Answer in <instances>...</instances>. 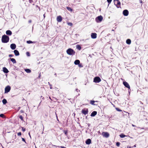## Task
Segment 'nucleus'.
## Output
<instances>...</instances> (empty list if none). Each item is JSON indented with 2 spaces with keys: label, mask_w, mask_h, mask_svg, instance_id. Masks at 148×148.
<instances>
[{
  "label": "nucleus",
  "mask_w": 148,
  "mask_h": 148,
  "mask_svg": "<svg viewBox=\"0 0 148 148\" xmlns=\"http://www.w3.org/2000/svg\"><path fill=\"white\" fill-rule=\"evenodd\" d=\"M9 38L8 36L5 35H4L2 36L1 41L3 43H7L9 42Z\"/></svg>",
  "instance_id": "1"
},
{
  "label": "nucleus",
  "mask_w": 148,
  "mask_h": 148,
  "mask_svg": "<svg viewBox=\"0 0 148 148\" xmlns=\"http://www.w3.org/2000/svg\"><path fill=\"white\" fill-rule=\"evenodd\" d=\"M67 53L70 55H73L75 54V51L71 48H69L66 50Z\"/></svg>",
  "instance_id": "2"
},
{
  "label": "nucleus",
  "mask_w": 148,
  "mask_h": 148,
  "mask_svg": "<svg viewBox=\"0 0 148 148\" xmlns=\"http://www.w3.org/2000/svg\"><path fill=\"white\" fill-rule=\"evenodd\" d=\"M114 4L116 7L118 8H121V2L119 0H114Z\"/></svg>",
  "instance_id": "3"
},
{
  "label": "nucleus",
  "mask_w": 148,
  "mask_h": 148,
  "mask_svg": "<svg viewBox=\"0 0 148 148\" xmlns=\"http://www.w3.org/2000/svg\"><path fill=\"white\" fill-rule=\"evenodd\" d=\"M88 108H85L82 109L81 113L84 115H86L88 114Z\"/></svg>",
  "instance_id": "4"
},
{
  "label": "nucleus",
  "mask_w": 148,
  "mask_h": 148,
  "mask_svg": "<svg viewBox=\"0 0 148 148\" xmlns=\"http://www.w3.org/2000/svg\"><path fill=\"white\" fill-rule=\"evenodd\" d=\"M101 81V79L99 77H96L94 79L93 82L95 83H98L100 82Z\"/></svg>",
  "instance_id": "5"
},
{
  "label": "nucleus",
  "mask_w": 148,
  "mask_h": 148,
  "mask_svg": "<svg viewBox=\"0 0 148 148\" xmlns=\"http://www.w3.org/2000/svg\"><path fill=\"white\" fill-rule=\"evenodd\" d=\"M101 135L103 137L106 138H108L110 136L109 133L106 132H103L101 133Z\"/></svg>",
  "instance_id": "6"
},
{
  "label": "nucleus",
  "mask_w": 148,
  "mask_h": 148,
  "mask_svg": "<svg viewBox=\"0 0 148 148\" xmlns=\"http://www.w3.org/2000/svg\"><path fill=\"white\" fill-rule=\"evenodd\" d=\"M103 17L101 16H99L96 18V21L97 22H100L103 20Z\"/></svg>",
  "instance_id": "7"
},
{
  "label": "nucleus",
  "mask_w": 148,
  "mask_h": 148,
  "mask_svg": "<svg viewBox=\"0 0 148 148\" xmlns=\"http://www.w3.org/2000/svg\"><path fill=\"white\" fill-rule=\"evenodd\" d=\"M11 89V87L9 86H7L5 88V93H8Z\"/></svg>",
  "instance_id": "8"
},
{
  "label": "nucleus",
  "mask_w": 148,
  "mask_h": 148,
  "mask_svg": "<svg viewBox=\"0 0 148 148\" xmlns=\"http://www.w3.org/2000/svg\"><path fill=\"white\" fill-rule=\"evenodd\" d=\"M98 102V101H94L93 100H90V103L92 105L94 106H97V104L95 103H97Z\"/></svg>",
  "instance_id": "9"
},
{
  "label": "nucleus",
  "mask_w": 148,
  "mask_h": 148,
  "mask_svg": "<svg viewBox=\"0 0 148 148\" xmlns=\"http://www.w3.org/2000/svg\"><path fill=\"white\" fill-rule=\"evenodd\" d=\"M56 20L58 22H60L62 21V18L60 15L58 16L57 17Z\"/></svg>",
  "instance_id": "10"
},
{
  "label": "nucleus",
  "mask_w": 148,
  "mask_h": 148,
  "mask_svg": "<svg viewBox=\"0 0 148 148\" xmlns=\"http://www.w3.org/2000/svg\"><path fill=\"white\" fill-rule=\"evenodd\" d=\"M123 84L124 86L130 89V87L129 84L126 82H123Z\"/></svg>",
  "instance_id": "11"
},
{
  "label": "nucleus",
  "mask_w": 148,
  "mask_h": 148,
  "mask_svg": "<svg viewBox=\"0 0 148 148\" xmlns=\"http://www.w3.org/2000/svg\"><path fill=\"white\" fill-rule=\"evenodd\" d=\"M123 14L125 16H127L129 14V12L128 10H125L123 12Z\"/></svg>",
  "instance_id": "12"
},
{
  "label": "nucleus",
  "mask_w": 148,
  "mask_h": 148,
  "mask_svg": "<svg viewBox=\"0 0 148 148\" xmlns=\"http://www.w3.org/2000/svg\"><path fill=\"white\" fill-rule=\"evenodd\" d=\"M10 47L13 50L15 49L16 47V45L15 44H12L10 45Z\"/></svg>",
  "instance_id": "13"
},
{
  "label": "nucleus",
  "mask_w": 148,
  "mask_h": 148,
  "mask_svg": "<svg viewBox=\"0 0 148 148\" xmlns=\"http://www.w3.org/2000/svg\"><path fill=\"white\" fill-rule=\"evenodd\" d=\"M97 34L96 33H92L91 34V37L92 38L95 39L96 38Z\"/></svg>",
  "instance_id": "14"
},
{
  "label": "nucleus",
  "mask_w": 148,
  "mask_h": 148,
  "mask_svg": "<svg viewBox=\"0 0 148 148\" xmlns=\"http://www.w3.org/2000/svg\"><path fill=\"white\" fill-rule=\"evenodd\" d=\"M85 143L87 145H89L91 143V140L90 139H88L86 140Z\"/></svg>",
  "instance_id": "15"
},
{
  "label": "nucleus",
  "mask_w": 148,
  "mask_h": 148,
  "mask_svg": "<svg viewBox=\"0 0 148 148\" xmlns=\"http://www.w3.org/2000/svg\"><path fill=\"white\" fill-rule=\"evenodd\" d=\"M14 54L16 56H17L19 55V52L18 50H15L14 51Z\"/></svg>",
  "instance_id": "16"
},
{
  "label": "nucleus",
  "mask_w": 148,
  "mask_h": 148,
  "mask_svg": "<svg viewBox=\"0 0 148 148\" xmlns=\"http://www.w3.org/2000/svg\"><path fill=\"white\" fill-rule=\"evenodd\" d=\"M6 33L7 35H11L12 34V32L10 30H8L6 32Z\"/></svg>",
  "instance_id": "17"
},
{
  "label": "nucleus",
  "mask_w": 148,
  "mask_h": 148,
  "mask_svg": "<svg viewBox=\"0 0 148 148\" xmlns=\"http://www.w3.org/2000/svg\"><path fill=\"white\" fill-rule=\"evenodd\" d=\"M97 112L96 111H93L91 114L90 116H94L97 114Z\"/></svg>",
  "instance_id": "18"
},
{
  "label": "nucleus",
  "mask_w": 148,
  "mask_h": 148,
  "mask_svg": "<svg viewBox=\"0 0 148 148\" xmlns=\"http://www.w3.org/2000/svg\"><path fill=\"white\" fill-rule=\"evenodd\" d=\"M3 71L4 73H7L9 72V71L6 67H3Z\"/></svg>",
  "instance_id": "19"
},
{
  "label": "nucleus",
  "mask_w": 148,
  "mask_h": 148,
  "mask_svg": "<svg viewBox=\"0 0 148 148\" xmlns=\"http://www.w3.org/2000/svg\"><path fill=\"white\" fill-rule=\"evenodd\" d=\"M80 63V61L79 60H76L74 62V64L75 65L79 64Z\"/></svg>",
  "instance_id": "20"
},
{
  "label": "nucleus",
  "mask_w": 148,
  "mask_h": 148,
  "mask_svg": "<svg viewBox=\"0 0 148 148\" xmlns=\"http://www.w3.org/2000/svg\"><path fill=\"white\" fill-rule=\"evenodd\" d=\"M11 61L13 63H16V60L13 58H10Z\"/></svg>",
  "instance_id": "21"
},
{
  "label": "nucleus",
  "mask_w": 148,
  "mask_h": 148,
  "mask_svg": "<svg viewBox=\"0 0 148 148\" xmlns=\"http://www.w3.org/2000/svg\"><path fill=\"white\" fill-rule=\"evenodd\" d=\"M126 43L128 44H130L131 43V40L130 39H127L126 41Z\"/></svg>",
  "instance_id": "22"
},
{
  "label": "nucleus",
  "mask_w": 148,
  "mask_h": 148,
  "mask_svg": "<svg viewBox=\"0 0 148 148\" xmlns=\"http://www.w3.org/2000/svg\"><path fill=\"white\" fill-rule=\"evenodd\" d=\"M66 8L68 11L71 12H72L73 11V10L69 7H67Z\"/></svg>",
  "instance_id": "23"
},
{
  "label": "nucleus",
  "mask_w": 148,
  "mask_h": 148,
  "mask_svg": "<svg viewBox=\"0 0 148 148\" xmlns=\"http://www.w3.org/2000/svg\"><path fill=\"white\" fill-rule=\"evenodd\" d=\"M76 48L79 50H80L81 49V47L79 45H76Z\"/></svg>",
  "instance_id": "24"
},
{
  "label": "nucleus",
  "mask_w": 148,
  "mask_h": 148,
  "mask_svg": "<svg viewBox=\"0 0 148 148\" xmlns=\"http://www.w3.org/2000/svg\"><path fill=\"white\" fill-rule=\"evenodd\" d=\"M25 70L27 73H30L31 72V70L29 69H26Z\"/></svg>",
  "instance_id": "25"
},
{
  "label": "nucleus",
  "mask_w": 148,
  "mask_h": 148,
  "mask_svg": "<svg viewBox=\"0 0 148 148\" xmlns=\"http://www.w3.org/2000/svg\"><path fill=\"white\" fill-rule=\"evenodd\" d=\"M2 102L4 104H5L7 103V101L5 99H4L2 100Z\"/></svg>",
  "instance_id": "26"
},
{
  "label": "nucleus",
  "mask_w": 148,
  "mask_h": 148,
  "mask_svg": "<svg viewBox=\"0 0 148 148\" xmlns=\"http://www.w3.org/2000/svg\"><path fill=\"white\" fill-rule=\"evenodd\" d=\"M120 137L121 138H123L125 136V135L123 134H121L120 135Z\"/></svg>",
  "instance_id": "27"
},
{
  "label": "nucleus",
  "mask_w": 148,
  "mask_h": 148,
  "mask_svg": "<svg viewBox=\"0 0 148 148\" xmlns=\"http://www.w3.org/2000/svg\"><path fill=\"white\" fill-rule=\"evenodd\" d=\"M67 24L68 25H69V26H72L73 25V24L71 23L67 22Z\"/></svg>",
  "instance_id": "28"
},
{
  "label": "nucleus",
  "mask_w": 148,
  "mask_h": 148,
  "mask_svg": "<svg viewBox=\"0 0 148 148\" xmlns=\"http://www.w3.org/2000/svg\"><path fill=\"white\" fill-rule=\"evenodd\" d=\"M63 132L66 136L68 134V131L64 130L63 131Z\"/></svg>",
  "instance_id": "29"
},
{
  "label": "nucleus",
  "mask_w": 148,
  "mask_h": 148,
  "mask_svg": "<svg viewBox=\"0 0 148 148\" xmlns=\"http://www.w3.org/2000/svg\"><path fill=\"white\" fill-rule=\"evenodd\" d=\"M29 2L30 3H31V4H32V5H34V4L33 3H34V1L33 0H29Z\"/></svg>",
  "instance_id": "30"
},
{
  "label": "nucleus",
  "mask_w": 148,
  "mask_h": 148,
  "mask_svg": "<svg viewBox=\"0 0 148 148\" xmlns=\"http://www.w3.org/2000/svg\"><path fill=\"white\" fill-rule=\"evenodd\" d=\"M27 43L28 44H30L33 43V42L31 40H28L27 41Z\"/></svg>",
  "instance_id": "31"
},
{
  "label": "nucleus",
  "mask_w": 148,
  "mask_h": 148,
  "mask_svg": "<svg viewBox=\"0 0 148 148\" xmlns=\"http://www.w3.org/2000/svg\"><path fill=\"white\" fill-rule=\"evenodd\" d=\"M19 118L21 120V121H23V118L22 115L19 116Z\"/></svg>",
  "instance_id": "32"
},
{
  "label": "nucleus",
  "mask_w": 148,
  "mask_h": 148,
  "mask_svg": "<svg viewBox=\"0 0 148 148\" xmlns=\"http://www.w3.org/2000/svg\"><path fill=\"white\" fill-rule=\"evenodd\" d=\"M26 54L28 56H30V53L29 52H27L26 53Z\"/></svg>",
  "instance_id": "33"
},
{
  "label": "nucleus",
  "mask_w": 148,
  "mask_h": 148,
  "mask_svg": "<svg viewBox=\"0 0 148 148\" xmlns=\"http://www.w3.org/2000/svg\"><path fill=\"white\" fill-rule=\"evenodd\" d=\"M120 143L119 142H117L116 143V145L117 147H119L120 145Z\"/></svg>",
  "instance_id": "34"
},
{
  "label": "nucleus",
  "mask_w": 148,
  "mask_h": 148,
  "mask_svg": "<svg viewBox=\"0 0 148 148\" xmlns=\"http://www.w3.org/2000/svg\"><path fill=\"white\" fill-rule=\"evenodd\" d=\"M116 110L117 111L119 112H121L122 111L121 110H120L118 108H116Z\"/></svg>",
  "instance_id": "35"
},
{
  "label": "nucleus",
  "mask_w": 148,
  "mask_h": 148,
  "mask_svg": "<svg viewBox=\"0 0 148 148\" xmlns=\"http://www.w3.org/2000/svg\"><path fill=\"white\" fill-rule=\"evenodd\" d=\"M4 116V115L3 114H0V117L2 118H3Z\"/></svg>",
  "instance_id": "36"
},
{
  "label": "nucleus",
  "mask_w": 148,
  "mask_h": 148,
  "mask_svg": "<svg viewBox=\"0 0 148 148\" xmlns=\"http://www.w3.org/2000/svg\"><path fill=\"white\" fill-rule=\"evenodd\" d=\"M22 141L24 142L25 143H26V142L25 141V139L24 138H22Z\"/></svg>",
  "instance_id": "37"
},
{
  "label": "nucleus",
  "mask_w": 148,
  "mask_h": 148,
  "mask_svg": "<svg viewBox=\"0 0 148 148\" xmlns=\"http://www.w3.org/2000/svg\"><path fill=\"white\" fill-rule=\"evenodd\" d=\"M17 135L18 136H20L21 135V132H19L17 134Z\"/></svg>",
  "instance_id": "38"
},
{
  "label": "nucleus",
  "mask_w": 148,
  "mask_h": 148,
  "mask_svg": "<svg viewBox=\"0 0 148 148\" xmlns=\"http://www.w3.org/2000/svg\"><path fill=\"white\" fill-rule=\"evenodd\" d=\"M112 0H107V1L108 2V3L110 4Z\"/></svg>",
  "instance_id": "39"
},
{
  "label": "nucleus",
  "mask_w": 148,
  "mask_h": 148,
  "mask_svg": "<svg viewBox=\"0 0 148 148\" xmlns=\"http://www.w3.org/2000/svg\"><path fill=\"white\" fill-rule=\"evenodd\" d=\"M22 130L23 132H25V129L23 127H22Z\"/></svg>",
  "instance_id": "40"
},
{
  "label": "nucleus",
  "mask_w": 148,
  "mask_h": 148,
  "mask_svg": "<svg viewBox=\"0 0 148 148\" xmlns=\"http://www.w3.org/2000/svg\"><path fill=\"white\" fill-rule=\"evenodd\" d=\"M36 8H38V9H39V11H40V7H39V6H38V5H36Z\"/></svg>",
  "instance_id": "41"
},
{
  "label": "nucleus",
  "mask_w": 148,
  "mask_h": 148,
  "mask_svg": "<svg viewBox=\"0 0 148 148\" xmlns=\"http://www.w3.org/2000/svg\"><path fill=\"white\" fill-rule=\"evenodd\" d=\"M13 56H14V55H12V54H9V57H13Z\"/></svg>",
  "instance_id": "42"
},
{
  "label": "nucleus",
  "mask_w": 148,
  "mask_h": 148,
  "mask_svg": "<svg viewBox=\"0 0 148 148\" xmlns=\"http://www.w3.org/2000/svg\"><path fill=\"white\" fill-rule=\"evenodd\" d=\"M32 21L31 20H29V21H28V23H32Z\"/></svg>",
  "instance_id": "43"
},
{
  "label": "nucleus",
  "mask_w": 148,
  "mask_h": 148,
  "mask_svg": "<svg viewBox=\"0 0 148 148\" xmlns=\"http://www.w3.org/2000/svg\"><path fill=\"white\" fill-rule=\"evenodd\" d=\"M78 65H79V67H82V64H79Z\"/></svg>",
  "instance_id": "44"
},
{
  "label": "nucleus",
  "mask_w": 148,
  "mask_h": 148,
  "mask_svg": "<svg viewBox=\"0 0 148 148\" xmlns=\"http://www.w3.org/2000/svg\"><path fill=\"white\" fill-rule=\"evenodd\" d=\"M56 118H57V120H58V121H59V120L58 119V117H57V114L56 113Z\"/></svg>",
  "instance_id": "45"
},
{
  "label": "nucleus",
  "mask_w": 148,
  "mask_h": 148,
  "mask_svg": "<svg viewBox=\"0 0 148 148\" xmlns=\"http://www.w3.org/2000/svg\"><path fill=\"white\" fill-rule=\"evenodd\" d=\"M60 147L61 148H66L64 146H61Z\"/></svg>",
  "instance_id": "46"
},
{
  "label": "nucleus",
  "mask_w": 148,
  "mask_h": 148,
  "mask_svg": "<svg viewBox=\"0 0 148 148\" xmlns=\"http://www.w3.org/2000/svg\"><path fill=\"white\" fill-rule=\"evenodd\" d=\"M41 98H42V99H44V97L42 96H41Z\"/></svg>",
  "instance_id": "47"
},
{
  "label": "nucleus",
  "mask_w": 148,
  "mask_h": 148,
  "mask_svg": "<svg viewBox=\"0 0 148 148\" xmlns=\"http://www.w3.org/2000/svg\"><path fill=\"white\" fill-rule=\"evenodd\" d=\"M132 126L133 127H136V126H135V125H133V124H132Z\"/></svg>",
  "instance_id": "48"
},
{
  "label": "nucleus",
  "mask_w": 148,
  "mask_h": 148,
  "mask_svg": "<svg viewBox=\"0 0 148 148\" xmlns=\"http://www.w3.org/2000/svg\"><path fill=\"white\" fill-rule=\"evenodd\" d=\"M140 2L141 3H142V0H140Z\"/></svg>",
  "instance_id": "49"
},
{
  "label": "nucleus",
  "mask_w": 148,
  "mask_h": 148,
  "mask_svg": "<svg viewBox=\"0 0 148 148\" xmlns=\"http://www.w3.org/2000/svg\"><path fill=\"white\" fill-rule=\"evenodd\" d=\"M127 148H131L130 147L127 146Z\"/></svg>",
  "instance_id": "50"
},
{
  "label": "nucleus",
  "mask_w": 148,
  "mask_h": 148,
  "mask_svg": "<svg viewBox=\"0 0 148 148\" xmlns=\"http://www.w3.org/2000/svg\"><path fill=\"white\" fill-rule=\"evenodd\" d=\"M98 133H99L100 134V132L99 131L98 132Z\"/></svg>",
  "instance_id": "51"
},
{
  "label": "nucleus",
  "mask_w": 148,
  "mask_h": 148,
  "mask_svg": "<svg viewBox=\"0 0 148 148\" xmlns=\"http://www.w3.org/2000/svg\"><path fill=\"white\" fill-rule=\"evenodd\" d=\"M21 112L22 113V112H23V111H22V110H21Z\"/></svg>",
  "instance_id": "52"
},
{
  "label": "nucleus",
  "mask_w": 148,
  "mask_h": 148,
  "mask_svg": "<svg viewBox=\"0 0 148 148\" xmlns=\"http://www.w3.org/2000/svg\"><path fill=\"white\" fill-rule=\"evenodd\" d=\"M49 99H50L51 100V98L50 97H49Z\"/></svg>",
  "instance_id": "53"
},
{
  "label": "nucleus",
  "mask_w": 148,
  "mask_h": 148,
  "mask_svg": "<svg viewBox=\"0 0 148 148\" xmlns=\"http://www.w3.org/2000/svg\"><path fill=\"white\" fill-rule=\"evenodd\" d=\"M54 146H56V147H57V146H55V145H54Z\"/></svg>",
  "instance_id": "54"
},
{
  "label": "nucleus",
  "mask_w": 148,
  "mask_h": 148,
  "mask_svg": "<svg viewBox=\"0 0 148 148\" xmlns=\"http://www.w3.org/2000/svg\"><path fill=\"white\" fill-rule=\"evenodd\" d=\"M44 16L45 17V15H44Z\"/></svg>",
  "instance_id": "55"
},
{
  "label": "nucleus",
  "mask_w": 148,
  "mask_h": 148,
  "mask_svg": "<svg viewBox=\"0 0 148 148\" xmlns=\"http://www.w3.org/2000/svg\"><path fill=\"white\" fill-rule=\"evenodd\" d=\"M36 148H37L36 147Z\"/></svg>",
  "instance_id": "56"
}]
</instances>
